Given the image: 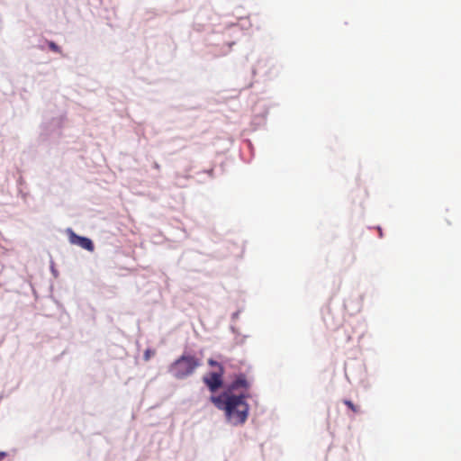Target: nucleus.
I'll return each instance as SVG.
<instances>
[{"label": "nucleus", "mask_w": 461, "mask_h": 461, "mask_svg": "<svg viewBox=\"0 0 461 461\" xmlns=\"http://www.w3.org/2000/svg\"><path fill=\"white\" fill-rule=\"evenodd\" d=\"M251 387V383L248 380L245 373H234L231 375L230 382L226 383V387L221 392H226L229 394H238L237 392H249Z\"/></svg>", "instance_id": "obj_3"}, {"label": "nucleus", "mask_w": 461, "mask_h": 461, "mask_svg": "<svg viewBox=\"0 0 461 461\" xmlns=\"http://www.w3.org/2000/svg\"><path fill=\"white\" fill-rule=\"evenodd\" d=\"M379 233V238L382 239L384 237V232H378Z\"/></svg>", "instance_id": "obj_15"}, {"label": "nucleus", "mask_w": 461, "mask_h": 461, "mask_svg": "<svg viewBox=\"0 0 461 461\" xmlns=\"http://www.w3.org/2000/svg\"><path fill=\"white\" fill-rule=\"evenodd\" d=\"M251 397L249 392H240L239 394H229L220 392L217 395H210L208 401L213 406L224 412L227 423L238 427L248 420L250 406L248 399Z\"/></svg>", "instance_id": "obj_1"}, {"label": "nucleus", "mask_w": 461, "mask_h": 461, "mask_svg": "<svg viewBox=\"0 0 461 461\" xmlns=\"http://www.w3.org/2000/svg\"><path fill=\"white\" fill-rule=\"evenodd\" d=\"M240 312L241 310L239 309L231 314L230 319L232 322H235L239 319Z\"/></svg>", "instance_id": "obj_12"}, {"label": "nucleus", "mask_w": 461, "mask_h": 461, "mask_svg": "<svg viewBox=\"0 0 461 461\" xmlns=\"http://www.w3.org/2000/svg\"><path fill=\"white\" fill-rule=\"evenodd\" d=\"M230 330L233 334L240 335L238 329L233 324L230 326Z\"/></svg>", "instance_id": "obj_14"}, {"label": "nucleus", "mask_w": 461, "mask_h": 461, "mask_svg": "<svg viewBox=\"0 0 461 461\" xmlns=\"http://www.w3.org/2000/svg\"><path fill=\"white\" fill-rule=\"evenodd\" d=\"M49 47L50 48V50H54V51H56V52L59 51V46H58V45H56V44H55L54 42H52V41L49 43Z\"/></svg>", "instance_id": "obj_13"}, {"label": "nucleus", "mask_w": 461, "mask_h": 461, "mask_svg": "<svg viewBox=\"0 0 461 461\" xmlns=\"http://www.w3.org/2000/svg\"><path fill=\"white\" fill-rule=\"evenodd\" d=\"M202 381L207 390L211 393V395H217L218 393H216L219 389L224 390L227 383L224 378L219 377L211 371H208L204 375H203Z\"/></svg>", "instance_id": "obj_4"}, {"label": "nucleus", "mask_w": 461, "mask_h": 461, "mask_svg": "<svg viewBox=\"0 0 461 461\" xmlns=\"http://www.w3.org/2000/svg\"><path fill=\"white\" fill-rule=\"evenodd\" d=\"M210 371L212 372L214 375H217L221 378H224V375L226 373V369H225L223 364H221V366L219 367H217L216 370H210Z\"/></svg>", "instance_id": "obj_7"}, {"label": "nucleus", "mask_w": 461, "mask_h": 461, "mask_svg": "<svg viewBox=\"0 0 461 461\" xmlns=\"http://www.w3.org/2000/svg\"><path fill=\"white\" fill-rule=\"evenodd\" d=\"M246 338H247V337H246V336H244V338L240 340V344H241V343H243L244 339H246Z\"/></svg>", "instance_id": "obj_16"}, {"label": "nucleus", "mask_w": 461, "mask_h": 461, "mask_svg": "<svg viewBox=\"0 0 461 461\" xmlns=\"http://www.w3.org/2000/svg\"><path fill=\"white\" fill-rule=\"evenodd\" d=\"M207 364L209 366L211 367H219L221 366V362L217 361L216 359H214L213 357H210L208 358L207 360Z\"/></svg>", "instance_id": "obj_9"}, {"label": "nucleus", "mask_w": 461, "mask_h": 461, "mask_svg": "<svg viewBox=\"0 0 461 461\" xmlns=\"http://www.w3.org/2000/svg\"><path fill=\"white\" fill-rule=\"evenodd\" d=\"M186 232H183V238L185 239L186 238V235H185Z\"/></svg>", "instance_id": "obj_17"}, {"label": "nucleus", "mask_w": 461, "mask_h": 461, "mask_svg": "<svg viewBox=\"0 0 461 461\" xmlns=\"http://www.w3.org/2000/svg\"><path fill=\"white\" fill-rule=\"evenodd\" d=\"M343 403L352 411L357 412L358 411L357 406L349 399H345Z\"/></svg>", "instance_id": "obj_8"}, {"label": "nucleus", "mask_w": 461, "mask_h": 461, "mask_svg": "<svg viewBox=\"0 0 461 461\" xmlns=\"http://www.w3.org/2000/svg\"><path fill=\"white\" fill-rule=\"evenodd\" d=\"M154 354V351L150 348H147L143 353V358L145 360H149L150 357Z\"/></svg>", "instance_id": "obj_11"}, {"label": "nucleus", "mask_w": 461, "mask_h": 461, "mask_svg": "<svg viewBox=\"0 0 461 461\" xmlns=\"http://www.w3.org/2000/svg\"><path fill=\"white\" fill-rule=\"evenodd\" d=\"M202 365L201 360L194 355L184 351L167 368V372L177 380H183L192 375Z\"/></svg>", "instance_id": "obj_2"}, {"label": "nucleus", "mask_w": 461, "mask_h": 461, "mask_svg": "<svg viewBox=\"0 0 461 461\" xmlns=\"http://www.w3.org/2000/svg\"><path fill=\"white\" fill-rule=\"evenodd\" d=\"M50 272L52 274V276L54 277H58L59 276V271L56 269L55 267V265H54V262L52 259H50Z\"/></svg>", "instance_id": "obj_10"}, {"label": "nucleus", "mask_w": 461, "mask_h": 461, "mask_svg": "<svg viewBox=\"0 0 461 461\" xmlns=\"http://www.w3.org/2000/svg\"><path fill=\"white\" fill-rule=\"evenodd\" d=\"M151 241L154 244H163L167 243L168 248H176V241H171L168 238L165 237L163 235V232H155L151 236Z\"/></svg>", "instance_id": "obj_6"}, {"label": "nucleus", "mask_w": 461, "mask_h": 461, "mask_svg": "<svg viewBox=\"0 0 461 461\" xmlns=\"http://www.w3.org/2000/svg\"><path fill=\"white\" fill-rule=\"evenodd\" d=\"M68 236V241L71 245L77 246L82 249H85L88 252L95 251V243L94 241L86 237L77 234V232H67Z\"/></svg>", "instance_id": "obj_5"}]
</instances>
